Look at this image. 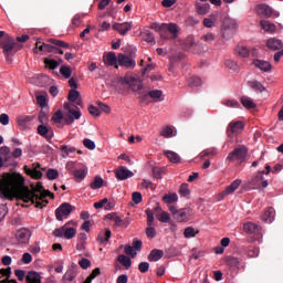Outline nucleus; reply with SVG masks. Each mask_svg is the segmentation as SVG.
Returning a JSON list of instances; mask_svg holds the SVG:
<instances>
[{
	"label": "nucleus",
	"instance_id": "f257e3e1",
	"mask_svg": "<svg viewBox=\"0 0 283 283\" xmlns=\"http://www.w3.org/2000/svg\"><path fill=\"white\" fill-rule=\"evenodd\" d=\"M24 182L25 179L20 174H13L9 178L0 181V198L12 200L17 191L23 187Z\"/></svg>",
	"mask_w": 283,
	"mask_h": 283
},
{
	"label": "nucleus",
	"instance_id": "f03ea898",
	"mask_svg": "<svg viewBox=\"0 0 283 283\" xmlns=\"http://www.w3.org/2000/svg\"><path fill=\"white\" fill-rule=\"evenodd\" d=\"M19 196L23 202H32L33 205L35 203L36 207H45V205H48V200H45V198H48V192H44L41 184H38L32 190L23 188Z\"/></svg>",
	"mask_w": 283,
	"mask_h": 283
},
{
	"label": "nucleus",
	"instance_id": "7ed1b4c3",
	"mask_svg": "<svg viewBox=\"0 0 283 283\" xmlns=\"http://www.w3.org/2000/svg\"><path fill=\"white\" fill-rule=\"evenodd\" d=\"M247 154H249V150L244 146L234 148L231 153H229L228 157L226 158V163H233V160L244 163V160H247Z\"/></svg>",
	"mask_w": 283,
	"mask_h": 283
},
{
	"label": "nucleus",
	"instance_id": "20e7f679",
	"mask_svg": "<svg viewBox=\"0 0 283 283\" xmlns=\"http://www.w3.org/2000/svg\"><path fill=\"white\" fill-rule=\"evenodd\" d=\"M67 224H70V222H67L66 224H64L61 228H57L53 231V235L55 238H65V240H72V238L76 237V229L75 228H70L67 227Z\"/></svg>",
	"mask_w": 283,
	"mask_h": 283
},
{
	"label": "nucleus",
	"instance_id": "39448f33",
	"mask_svg": "<svg viewBox=\"0 0 283 283\" xmlns=\"http://www.w3.org/2000/svg\"><path fill=\"white\" fill-rule=\"evenodd\" d=\"M64 109L67 112V116L64 117L66 125H73L75 120H78L82 116L81 109H74L72 108V105L70 102L64 103Z\"/></svg>",
	"mask_w": 283,
	"mask_h": 283
},
{
	"label": "nucleus",
	"instance_id": "423d86ee",
	"mask_svg": "<svg viewBox=\"0 0 283 283\" xmlns=\"http://www.w3.org/2000/svg\"><path fill=\"white\" fill-rule=\"evenodd\" d=\"M119 85H127L133 92H140L143 90V82L133 76H125L118 80Z\"/></svg>",
	"mask_w": 283,
	"mask_h": 283
},
{
	"label": "nucleus",
	"instance_id": "0eeeda50",
	"mask_svg": "<svg viewBox=\"0 0 283 283\" xmlns=\"http://www.w3.org/2000/svg\"><path fill=\"white\" fill-rule=\"evenodd\" d=\"M242 185L241 179H235L232 181L223 191L219 193V200H224L227 196H231L232 193H235L238 189H240V186Z\"/></svg>",
	"mask_w": 283,
	"mask_h": 283
},
{
	"label": "nucleus",
	"instance_id": "6e6552de",
	"mask_svg": "<svg viewBox=\"0 0 283 283\" xmlns=\"http://www.w3.org/2000/svg\"><path fill=\"white\" fill-rule=\"evenodd\" d=\"M241 132H244V124L242 123V120L229 123L227 127V134L229 138H233V136H237V134H241Z\"/></svg>",
	"mask_w": 283,
	"mask_h": 283
},
{
	"label": "nucleus",
	"instance_id": "1a4fd4ad",
	"mask_svg": "<svg viewBox=\"0 0 283 283\" xmlns=\"http://www.w3.org/2000/svg\"><path fill=\"white\" fill-rule=\"evenodd\" d=\"M72 211H74V207L67 202H64L55 210V218L56 220L61 221L64 218H67Z\"/></svg>",
	"mask_w": 283,
	"mask_h": 283
},
{
	"label": "nucleus",
	"instance_id": "9d476101",
	"mask_svg": "<svg viewBox=\"0 0 283 283\" xmlns=\"http://www.w3.org/2000/svg\"><path fill=\"white\" fill-rule=\"evenodd\" d=\"M243 231L250 235H262V227L253 222L244 223Z\"/></svg>",
	"mask_w": 283,
	"mask_h": 283
},
{
	"label": "nucleus",
	"instance_id": "9b49d317",
	"mask_svg": "<svg viewBox=\"0 0 283 283\" xmlns=\"http://www.w3.org/2000/svg\"><path fill=\"white\" fill-rule=\"evenodd\" d=\"M132 28H134L133 22H123V23L116 22L113 24V30L118 32V34H120L122 36H125V34H127V32H129Z\"/></svg>",
	"mask_w": 283,
	"mask_h": 283
},
{
	"label": "nucleus",
	"instance_id": "f8f14e48",
	"mask_svg": "<svg viewBox=\"0 0 283 283\" xmlns=\"http://www.w3.org/2000/svg\"><path fill=\"white\" fill-rule=\"evenodd\" d=\"M39 167H41V165L39 164H33L32 168L24 166V171L25 174H28V176H31V178H34L35 180H41V178H43V172L39 170Z\"/></svg>",
	"mask_w": 283,
	"mask_h": 283
},
{
	"label": "nucleus",
	"instance_id": "ddd939ff",
	"mask_svg": "<svg viewBox=\"0 0 283 283\" xmlns=\"http://www.w3.org/2000/svg\"><path fill=\"white\" fill-rule=\"evenodd\" d=\"M118 63L128 70H134L136 67V60L127 56L126 54L119 53L118 54Z\"/></svg>",
	"mask_w": 283,
	"mask_h": 283
},
{
	"label": "nucleus",
	"instance_id": "4468645a",
	"mask_svg": "<svg viewBox=\"0 0 283 283\" xmlns=\"http://www.w3.org/2000/svg\"><path fill=\"white\" fill-rule=\"evenodd\" d=\"M15 238L20 244H28L30 238H32V233L27 228H21L18 230Z\"/></svg>",
	"mask_w": 283,
	"mask_h": 283
},
{
	"label": "nucleus",
	"instance_id": "2eb2a0df",
	"mask_svg": "<svg viewBox=\"0 0 283 283\" xmlns=\"http://www.w3.org/2000/svg\"><path fill=\"white\" fill-rule=\"evenodd\" d=\"M115 176L117 180H127L128 178H134V171L127 169L125 166H120L116 171Z\"/></svg>",
	"mask_w": 283,
	"mask_h": 283
},
{
	"label": "nucleus",
	"instance_id": "dca6fc26",
	"mask_svg": "<svg viewBox=\"0 0 283 283\" xmlns=\"http://www.w3.org/2000/svg\"><path fill=\"white\" fill-rule=\"evenodd\" d=\"M177 222H189L191 220V210L189 208L179 209L175 216Z\"/></svg>",
	"mask_w": 283,
	"mask_h": 283
},
{
	"label": "nucleus",
	"instance_id": "f3484780",
	"mask_svg": "<svg viewBox=\"0 0 283 283\" xmlns=\"http://www.w3.org/2000/svg\"><path fill=\"white\" fill-rule=\"evenodd\" d=\"M38 134L43 136V138H46V140H52V138H54V130L45 125L38 126Z\"/></svg>",
	"mask_w": 283,
	"mask_h": 283
},
{
	"label": "nucleus",
	"instance_id": "a211bd4d",
	"mask_svg": "<svg viewBox=\"0 0 283 283\" xmlns=\"http://www.w3.org/2000/svg\"><path fill=\"white\" fill-rule=\"evenodd\" d=\"M0 45L4 52V54L7 56H10V53L12 52V50H14V39L9 38L7 40H4L3 42H0Z\"/></svg>",
	"mask_w": 283,
	"mask_h": 283
},
{
	"label": "nucleus",
	"instance_id": "6ab92c4d",
	"mask_svg": "<svg viewBox=\"0 0 283 283\" xmlns=\"http://www.w3.org/2000/svg\"><path fill=\"white\" fill-rule=\"evenodd\" d=\"M266 45L270 50L277 52V50H282L283 42H282V40H280L277 38H271L266 41Z\"/></svg>",
	"mask_w": 283,
	"mask_h": 283
},
{
	"label": "nucleus",
	"instance_id": "aec40b11",
	"mask_svg": "<svg viewBox=\"0 0 283 283\" xmlns=\"http://www.w3.org/2000/svg\"><path fill=\"white\" fill-rule=\"evenodd\" d=\"M256 12L260 17H265V19L273 17V9L266 4L259 6Z\"/></svg>",
	"mask_w": 283,
	"mask_h": 283
},
{
	"label": "nucleus",
	"instance_id": "412c9836",
	"mask_svg": "<svg viewBox=\"0 0 283 283\" xmlns=\"http://www.w3.org/2000/svg\"><path fill=\"white\" fill-rule=\"evenodd\" d=\"M35 49L40 50V52H44V54L55 52L56 46L48 43H42L41 41H38L35 44Z\"/></svg>",
	"mask_w": 283,
	"mask_h": 283
},
{
	"label": "nucleus",
	"instance_id": "4be33fe9",
	"mask_svg": "<svg viewBox=\"0 0 283 283\" xmlns=\"http://www.w3.org/2000/svg\"><path fill=\"white\" fill-rule=\"evenodd\" d=\"M167 32L172 35V39H176L178 36V24L164 23V34H167Z\"/></svg>",
	"mask_w": 283,
	"mask_h": 283
},
{
	"label": "nucleus",
	"instance_id": "5701e85b",
	"mask_svg": "<svg viewBox=\"0 0 283 283\" xmlns=\"http://www.w3.org/2000/svg\"><path fill=\"white\" fill-rule=\"evenodd\" d=\"M261 220L263 222H266L268 224H271V222H273V220H275V209L268 208L265 210V213L261 216Z\"/></svg>",
	"mask_w": 283,
	"mask_h": 283
},
{
	"label": "nucleus",
	"instance_id": "b1692460",
	"mask_svg": "<svg viewBox=\"0 0 283 283\" xmlns=\"http://www.w3.org/2000/svg\"><path fill=\"white\" fill-rule=\"evenodd\" d=\"M264 171H261L256 175V178L252 180L253 185L256 187H263V189H266L269 187V181L263 178Z\"/></svg>",
	"mask_w": 283,
	"mask_h": 283
},
{
	"label": "nucleus",
	"instance_id": "393cba45",
	"mask_svg": "<svg viewBox=\"0 0 283 283\" xmlns=\"http://www.w3.org/2000/svg\"><path fill=\"white\" fill-rule=\"evenodd\" d=\"M164 255H165V252L163 250L154 249L148 254V261L158 262L159 260H163Z\"/></svg>",
	"mask_w": 283,
	"mask_h": 283
},
{
	"label": "nucleus",
	"instance_id": "a878e982",
	"mask_svg": "<svg viewBox=\"0 0 283 283\" xmlns=\"http://www.w3.org/2000/svg\"><path fill=\"white\" fill-rule=\"evenodd\" d=\"M150 30H155V32H158L161 39H169V35L165 34V23L159 24L157 22H153L150 24Z\"/></svg>",
	"mask_w": 283,
	"mask_h": 283
},
{
	"label": "nucleus",
	"instance_id": "bb28decb",
	"mask_svg": "<svg viewBox=\"0 0 283 283\" xmlns=\"http://www.w3.org/2000/svg\"><path fill=\"white\" fill-rule=\"evenodd\" d=\"M109 238H112V230L105 229L104 232H101L98 234L97 240L99 241L101 244L105 247L109 242Z\"/></svg>",
	"mask_w": 283,
	"mask_h": 283
},
{
	"label": "nucleus",
	"instance_id": "cd10ccee",
	"mask_svg": "<svg viewBox=\"0 0 283 283\" xmlns=\"http://www.w3.org/2000/svg\"><path fill=\"white\" fill-rule=\"evenodd\" d=\"M27 283H41V274L36 271H30L25 277Z\"/></svg>",
	"mask_w": 283,
	"mask_h": 283
},
{
	"label": "nucleus",
	"instance_id": "c85d7f7f",
	"mask_svg": "<svg viewBox=\"0 0 283 283\" xmlns=\"http://www.w3.org/2000/svg\"><path fill=\"white\" fill-rule=\"evenodd\" d=\"M61 63H63L62 59H59V60H54L52 57L44 59V64L46 65V67H49V70H56V67H59Z\"/></svg>",
	"mask_w": 283,
	"mask_h": 283
},
{
	"label": "nucleus",
	"instance_id": "c756f323",
	"mask_svg": "<svg viewBox=\"0 0 283 283\" xmlns=\"http://www.w3.org/2000/svg\"><path fill=\"white\" fill-rule=\"evenodd\" d=\"M254 65L258 70H261V72H271V64L264 60H255Z\"/></svg>",
	"mask_w": 283,
	"mask_h": 283
},
{
	"label": "nucleus",
	"instance_id": "7c9ffc66",
	"mask_svg": "<svg viewBox=\"0 0 283 283\" xmlns=\"http://www.w3.org/2000/svg\"><path fill=\"white\" fill-rule=\"evenodd\" d=\"M260 25L262 28V30H264L265 32H276L277 27H275V24H273L271 21L269 20H261Z\"/></svg>",
	"mask_w": 283,
	"mask_h": 283
},
{
	"label": "nucleus",
	"instance_id": "2f4dec72",
	"mask_svg": "<svg viewBox=\"0 0 283 283\" xmlns=\"http://www.w3.org/2000/svg\"><path fill=\"white\" fill-rule=\"evenodd\" d=\"M241 104L243 105V107H245L247 109H255V107H258V105L255 104V102L253 101V98L249 97V96H242L241 97Z\"/></svg>",
	"mask_w": 283,
	"mask_h": 283
},
{
	"label": "nucleus",
	"instance_id": "473e14b6",
	"mask_svg": "<svg viewBox=\"0 0 283 283\" xmlns=\"http://www.w3.org/2000/svg\"><path fill=\"white\" fill-rule=\"evenodd\" d=\"M142 39L146 41V43H149L150 45H156V38L154 36V33L149 30H145L142 32Z\"/></svg>",
	"mask_w": 283,
	"mask_h": 283
},
{
	"label": "nucleus",
	"instance_id": "72a5a7b5",
	"mask_svg": "<svg viewBox=\"0 0 283 283\" xmlns=\"http://www.w3.org/2000/svg\"><path fill=\"white\" fill-rule=\"evenodd\" d=\"M105 65L114 66L116 63H118V56H116V53L108 52L106 57L104 59Z\"/></svg>",
	"mask_w": 283,
	"mask_h": 283
},
{
	"label": "nucleus",
	"instance_id": "f704fd0d",
	"mask_svg": "<svg viewBox=\"0 0 283 283\" xmlns=\"http://www.w3.org/2000/svg\"><path fill=\"white\" fill-rule=\"evenodd\" d=\"M196 8L197 12L201 15L209 14V11L211 10V6L209 3L197 2Z\"/></svg>",
	"mask_w": 283,
	"mask_h": 283
},
{
	"label": "nucleus",
	"instance_id": "c9c22d12",
	"mask_svg": "<svg viewBox=\"0 0 283 283\" xmlns=\"http://www.w3.org/2000/svg\"><path fill=\"white\" fill-rule=\"evenodd\" d=\"M249 87H251V90H254V92H264L266 90V87H264V85L262 83H260L259 81H249L248 82Z\"/></svg>",
	"mask_w": 283,
	"mask_h": 283
},
{
	"label": "nucleus",
	"instance_id": "e433bc0d",
	"mask_svg": "<svg viewBox=\"0 0 283 283\" xmlns=\"http://www.w3.org/2000/svg\"><path fill=\"white\" fill-rule=\"evenodd\" d=\"M117 261L125 269H127V270L132 269V259L127 258L125 254H119L117 258Z\"/></svg>",
	"mask_w": 283,
	"mask_h": 283
},
{
	"label": "nucleus",
	"instance_id": "4c0bfd02",
	"mask_svg": "<svg viewBox=\"0 0 283 283\" xmlns=\"http://www.w3.org/2000/svg\"><path fill=\"white\" fill-rule=\"evenodd\" d=\"M196 38H193V35H189L186 40H185V50H188L189 52H193V48H196Z\"/></svg>",
	"mask_w": 283,
	"mask_h": 283
},
{
	"label": "nucleus",
	"instance_id": "58836bf2",
	"mask_svg": "<svg viewBox=\"0 0 283 283\" xmlns=\"http://www.w3.org/2000/svg\"><path fill=\"white\" fill-rule=\"evenodd\" d=\"M160 136L164 138H174L176 136V130L171 126H166L161 129Z\"/></svg>",
	"mask_w": 283,
	"mask_h": 283
},
{
	"label": "nucleus",
	"instance_id": "ea45409f",
	"mask_svg": "<svg viewBox=\"0 0 283 283\" xmlns=\"http://www.w3.org/2000/svg\"><path fill=\"white\" fill-rule=\"evenodd\" d=\"M76 153V148L72 146H62L61 147V156L62 158H67L69 156H72V154Z\"/></svg>",
	"mask_w": 283,
	"mask_h": 283
},
{
	"label": "nucleus",
	"instance_id": "a19ab883",
	"mask_svg": "<svg viewBox=\"0 0 283 283\" xmlns=\"http://www.w3.org/2000/svg\"><path fill=\"white\" fill-rule=\"evenodd\" d=\"M163 200L166 205H174V202H178V195L176 192L167 193L163 197Z\"/></svg>",
	"mask_w": 283,
	"mask_h": 283
},
{
	"label": "nucleus",
	"instance_id": "79ce46f5",
	"mask_svg": "<svg viewBox=\"0 0 283 283\" xmlns=\"http://www.w3.org/2000/svg\"><path fill=\"white\" fill-rule=\"evenodd\" d=\"M63 118V112L56 111L52 116V122L54 123V125H57V127H61Z\"/></svg>",
	"mask_w": 283,
	"mask_h": 283
},
{
	"label": "nucleus",
	"instance_id": "37998d69",
	"mask_svg": "<svg viewBox=\"0 0 283 283\" xmlns=\"http://www.w3.org/2000/svg\"><path fill=\"white\" fill-rule=\"evenodd\" d=\"M165 156H167L168 160H170V163H179L180 161V156L178 155V153H175L172 150H167L165 151Z\"/></svg>",
	"mask_w": 283,
	"mask_h": 283
},
{
	"label": "nucleus",
	"instance_id": "c03bdc74",
	"mask_svg": "<svg viewBox=\"0 0 283 283\" xmlns=\"http://www.w3.org/2000/svg\"><path fill=\"white\" fill-rule=\"evenodd\" d=\"M17 123H18L19 127L25 128L28 126V123H32V117L19 116V117H17Z\"/></svg>",
	"mask_w": 283,
	"mask_h": 283
},
{
	"label": "nucleus",
	"instance_id": "a18cd8bd",
	"mask_svg": "<svg viewBox=\"0 0 283 283\" xmlns=\"http://www.w3.org/2000/svg\"><path fill=\"white\" fill-rule=\"evenodd\" d=\"M74 178H77V180H83L87 176V168H81V169H75L73 171Z\"/></svg>",
	"mask_w": 283,
	"mask_h": 283
},
{
	"label": "nucleus",
	"instance_id": "49530a36",
	"mask_svg": "<svg viewBox=\"0 0 283 283\" xmlns=\"http://www.w3.org/2000/svg\"><path fill=\"white\" fill-rule=\"evenodd\" d=\"M199 231L196 232V228L193 227H188L185 229L184 231V237L189 240L191 238H196V235H198Z\"/></svg>",
	"mask_w": 283,
	"mask_h": 283
},
{
	"label": "nucleus",
	"instance_id": "de8ad7c7",
	"mask_svg": "<svg viewBox=\"0 0 283 283\" xmlns=\"http://www.w3.org/2000/svg\"><path fill=\"white\" fill-rule=\"evenodd\" d=\"M235 54L242 56L243 59H247V56H249V49L244 45H238L235 48Z\"/></svg>",
	"mask_w": 283,
	"mask_h": 283
},
{
	"label": "nucleus",
	"instance_id": "09e8293b",
	"mask_svg": "<svg viewBox=\"0 0 283 283\" xmlns=\"http://www.w3.org/2000/svg\"><path fill=\"white\" fill-rule=\"evenodd\" d=\"M106 218H108V220H113L115 223V227H123V219H120V217H118V214L116 213H108L106 216Z\"/></svg>",
	"mask_w": 283,
	"mask_h": 283
},
{
	"label": "nucleus",
	"instance_id": "8fccbe9b",
	"mask_svg": "<svg viewBox=\"0 0 283 283\" xmlns=\"http://www.w3.org/2000/svg\"><path fill=\"white\" fill-rule=\"evenodd\" d=\"M46 42L52 43V45H55L56 48H70V44L67 42L57 39H49L46 40Z\"/></svg>",
	"mask_w": 283,
	"mask_h": 283
},
{
	"label": "nucleus",
	"instance_id": "3c124183",
	"mask_svg": "<svg viewBox=\"0 0 283 283\" xmlns=\"http://www.w3.org/2000/svg\"><path fill=\"white\" fill-rule=\"evenodd\" d=\"M148 96H150V98H153L154 101H163V91L160 90H153L150 92H148Z\"/></svg>",
	"mask_w": 283,
	"mask_h": 283
},
{
	"label": "nucleus",
	"instance_id": "603ef678",
	"mask_svg": "<svg viewBox=\"0 0 283 283\" xmlns=\"http://www.w3.org/2000/svg\"><path fill=\"white\" fill-rule=\"evenodd\" d=\"M67 98H69V101H70L71 103H76L77 99L81 98V93H80L78 91H76V90H71V91L69 92Z\"/></svg>",
	"mask_w": 283,
	"mask_h": 283
},
{
	"label": "nucleus",
	"instance_id": "864d4df0",
	"mask_svg": "<svg viewBox=\"0 0 283 283\" xmlns=\"http://www.w3.org/2000/svg\"><path fill=\"white\" fill-rule=\"evenodd\" d=\"M180 196L184 198H187L190 196L191 191L189 190V184H181L180 189H179Z\"/></svg>",
	"mask_w": 283,
	"mask_h": 283
},
{
	"label": "nucleus",
	"instance_id": "5fc2aeb1",
	"mask_svg": "<svg viewBox=\"0 0 283 283\" xmlns=\"http://www.w3.org/2000/svg\"><path fill=\"white\" fill-rule=\"evenodd\" d=\"M60 74H62L64 78H70V76H72V67L62 65L60 67Z\"/></svg>",
	"mask_w": 283,
	"mask_h": 283
},
{
	"label": "nucleus",
	"instance_id": "6e6d98bb",
	"mask_svg": "<svg viewBox=\"0 0 283 283\" xmlns=\"http://www.w3.org/2000/svg\"><path fill=\"white\" fill-rule=\"evenodd\" d=\"M223 104L226 105V107H231L232 109L240 108V103L235 99H226Z\"/></svg>",
	"mask_w": 283,
	"mask_h": 283
},
{
	"label": "nucleus",
	"instance_id": "4d7b16f0",
	"mask_svg": "<svg viewBox=\"0 0 283 283\" xmlns=\"http://www.w3.org/2000/svg\"><path fill=\"white\" fill-rule=\"evenodd\" d=\"M188 85H190V87H200V85H202V80L200 77H190Z\"/></svg>",
	"mask_w": 283,
	"mask_h": 283
},
{
	"label": "nucleus",
	"instance_id": "13d9d810",
	"mask_svg": "<svg viewBox=\"0 0 283 283\" xmlns=\"http://www.w3.org/2000/svg\"><path fill=\"white\" fill-rule=\"evenodd\" d=\"M124 252L126 253V255H130V258H136V255H138L137 250L132 245H125Z\"/></svg>",
	"mask_w": 283,
	"mask_h": 283
},
{
	"label": "nucleus",
	"instance_id": "bf43d9fd",
	"mask_svg": "<svg viewBox=\"0 0 283 283\" xmlns=\"http://www.w3.org/2000/svg\"><path fill=\"white\" fill-rule=\"evenodd\" d=\"M201 41H205L206 43H213V41H216V34L208 32L201 35Z\"/></svg>",
	"mask_w": 283,
	"mask_h": 283
},
{
	"label": "nucleus",
	"instance_id": "052dcab7",
	"mask_svg": "<svg viewBox=\"0 0 283 283\" xmlns=\"http://www.w3.org/2000/svg\"><path fill=\"white\" fill-rule=\"evenodd\" d=\"M101 275V268H96L92 271L90 276L86 279V283H92V280H96Z\"/></svg>",
	"mask_w": 283,
	"mask_h": 283
},
{
	"label": "nucleus",
	"instance_id": "680f3d73",
	"mask_svg": "<svg viewBox=\"0 0 283 283\" xmlns=\"http://www.w3.org/2000/svg\"><path fill=\"white\" fill-rule=\"evenodd\" d=\"M101 187H103V178L95 177L91 184V189H101Z\"/></svg>",
	"mask_w": 283,
	"mask_h": 283
},
{
	"label": "nucleus",
	"instance_id": "e2e57ef3",
	"mask_svg": "<svg viewBox=\"0 0 283 283\" xmlns=\"http://www.w3.org/2000/svg\"><path fill=\"white\" fill-rule=\"evenodd\" d=\"M74 272L73 271H67L62 279L63 283H72V281L74 280Z\"/></svg>",
	"mask_w": 283,
	"mask_h": 283
},
{
	"label": "nucleus",
	"instance_id": "0e129e2a",
	"mask_svg": "<svg viewBox=\"0 0 283 283\" xmlns=\"http://www.w3.org/2000/svg\"><path fill=\"white\" fill-rule=\"evenodd\" d=\"M46 177L49 180H56L59 178V170L56 169H49L46 171Z\"/></svg>",
	"mask_w": 283,
	"mask_h": 283
},
{
	"label": "nucleus",
	"instance_id": "69168bd1",
	"mask_svg": "<svg viewBox=\"0 0 283 283\" xmlns=\"http://www.w3.org/2000/svg\"><path fill=\"white\" fill-rule=\"evenodd\" d=\"M83 145H84V147H86V149H91V150L96 149V144L94 143V140H92L90 138H85L83 140Z\"/></svg>",
	"mask_w": 283,
	"mask_h": 283
},
{
	"label": "nucleus",
	"instance_id": "338daca9",
	"mask_svg": "<svg viewBox=\"0 0 283 283\" xmlns=\"http://www.w3.org/2000/svg\"><path fill=\"white\" fill-rule=\"evenodd\" d=\"M159 222H169L171 220V216L168 212L163 211L158 214Z\"/></svg>",
	"mask_w": 283,
	"mask_h": 283
},
{
	"label": "nucleus",
	"instance_id": "774afa93",
	"mask_svg": "<svg viewBox=\"0 0 283 283\" xmlns=\"http://www.w3.org/2000/svg\"><path fill=\"white\" fill-rule=\"evenodd\" d=\"M217 151L216 149H206L200 154V158L205 159L209 156H216Z\"/></svg>",
	"mask_w": 283,
	"mask_h": 283
}]
</instances>
